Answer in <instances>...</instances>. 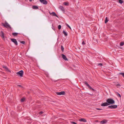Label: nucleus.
<instances>
[{
    "label": "nucleus",
    "mask_w": 124,
    "mask_h": 124,
    "mask_svg": "<svg viewBox=\"0 0 124 124\" xmlns=\"http://www.w3.org/2000/svg\"><path fill=\"white\" fill-rule=\"evenodd\" d=\"M107 102L109 104H114L115 103V101L111 98H109L107 99Z\"/></svg>",
    "instance_id": "1"
},
{
    "label": "nucleus",
    "mask_w": 124,
    "mask_h": 124,
    "mask_svg": "<svg viewBox=\"0 0 124 124\" xmlns=\"http://www.w3.org/2000/svg\"><path fill=\"white\" fill-rule=\"evenodd\" d=\"M2 25L4 26V27L6 28H9L10 29L11 28V27L10 25L6 21H5V23H2Z\"/></svg>",
    "instance_id": "2"
},
{
    "label": "nucleus",
    "mask_w": 124,
    "mask_h": 124,
    "mask_svg": "<svg viewBox=\"0 0 124 124\" xmlns=\"http://www.w3.org/2000/svg\"><path fill=\"white\" fill-rule=\"evenodd\" d=\"M23 72L22 70H20L18 72H17L16 74L17 75H19L21 77H22L23 76Z\"/></svg>",
    "instance_id": "3"
},
{
    "label": "nucleus",
    "mask_w": 124,
    "mask_h": 124,
    "mask_svg": "<svg viewBox=\"0 0 124 124\" xmlns=\"http://www.w3.org/2000/svg\"><path fill=\"white\" fill-rule=\"evenodd\" d=\"M56 94L58 95H64L65 94V92L64 91H62L60 92H57Z\"/></svg>",
    "instance_id": "4"
},
{
    "label": "nucleus",
    "mask_w": 124,
    "mask_h": 124,
    "mask_svg": "<svg viewBox=\"0 0 124 124\" xmlns=\"http://www.w3.org/2000/svg\"><path fill=\"white\" fill-rule=\"evenodd\" d=\"M39 1L44 4L46 5L47 3V1L46 0H39Z\"/></svg>",
    "instance_id": "5"
},
{
    "label": "nucleus",
    "mask_w": 124,
    "mask_h": 124,
    "mask_svg": "<svg viewBox=\"0 0 124 124\" xmlns=\"http://www.w3.org/2000/svg\"><path fill=\"white\" fill-rule=\"evenodd\" d=\"M11 41L14 42L15 44L16 45H18V43L17 42V41H16V39H11Z\"/></svg>",
    "instance_id": "6"
},
{
    "label": "nucleus",
    "mask_w": 124,
    "mask_h": 124,
    "mask_svg": "<svg viewBox=\"0 0 124 124\" xmlns=\"http://www.w3.org/2000/svg\"><path fill=\"white\" fill-rule=\"evenodd\" d=\"M117 107V106L116 105H111L109 106L108 107V108H110L111 109L116 108Z\"/></svg>",
    "instance_id": "7"
},
{
    "label": "nucleus",
    "mask_w": 124,
    "mask_h": 124,
    "mask_svg": "<svg viewBox=\"0 0 124 124\" xmlns=\"http://www.w3.org/2000/svg\"><path fill=\"white\" fill-rule=\"evenodd\" d=\"M59 8L63 13L65 12V9L62 6H60L59 7Z\"/></svg>",
    "instance_id": "8"
},
{
    "label": "nucleus",
    "mask_w": 124,
    "mask_h": 124,
    "mask_svg": "<svg viewBox=\"0 0 124 124\" xmlns=\"http://www.w3.org/2000/svg\"><path fill=\"white\" fill-rule=\"evenodd\" d=\"M109 105V104L107 102H104L101 104V106H105Z\"/></svg>",
    "instance_id": "9"
},
{
    "label": "nucleus",
    "mask_w": 124,
    "mask_h": 124,
    "mask_svg": "<svg viewBox=\"0 0 124 124\" xmlns=\"http://www.w3.org/2000/svg\"><path fill=\"white\" fill-rule=\"evenodd\" d=\"M0 35L3 38H4V35L3 32L2 31L0 32Z\"/></svg>",
    "instance_id": "10"
},
{
    "label": "nucleus",
    "mask_w": 124,
    "mask_h": 124,
    "mask_svg": "<svg viewBox=\"0 0 124 124\" xmlns=\"http://www.w3.org/2000/svg\"><path fill=\"white\" fill-rule=\"evenodd\" d=\"M79 121L80 122H86V120L84 118H81L79 119Z\"/></svg>",
    "instance_id": "11"
},
{
    "label": "nucleus",
    "mask_w": 124,
    "mask_h": 124,
    "mask_svg": "<svg viewBox=\"0 0 124 124\" xmlns=\"http://www.w3.org/2000/svg\"><path fill=\"white\" fill-rule=\"evenodd\" d=\"M62 58L65 61H67L68 60V59L67 58V57L66 56L63 54H62Z\"/></svg>",
    "instance_id": "12"
},
{
    "label": "nucleus",
    "mask_w": 124,
    "mask_h": 124,
    "mask_svg": "<svg viewBox=\"0 0 124 124\" xmlns=\"http://www.w3.org/2000/svg\"><path fill=\"white\" fill-rule=\"evenodd\" d=\"M3 68H4L6 71H9V70L8 68L6 66H3Z\"/></svg>",
    "instance_id": "13"
},
{
    "label": "nucleus",
    "mask_w": 124,
    "mask_h": 124,
    "mask_svg": "<svg viewBox=\"0 0 124 124\" xmlns=\"http://www.w3.org/2000/svg\"><path fill=\"white\" fill-rule=\"evenodd\" d=\"M32 8L34 9H38V6H35V5H34L32 7Z\"/></svg>",
    "instance_id": "14"
},
{
    "label": "nucleus",
    "mask_w": 124,
    "mask_h": 124,
    "mask_svg": "<svg viewBox=\"0 0 124 124\" xmlns=\"http://www.w3.org/2000/svg\"><path fill=\"white\" fill-rule=\"evenodd\" d=\"M115 93H116V95L117 96L120 98H121V95L120 94H119L118 92H115Z\"/></svg>",
    "instance_id": "15"
},
{
    "label": "nucleus",
    "mask_w": 124,
    "mask_h": 124,
    "mask_svg": "<svg viewBox=\"0 0 124 124\" xmlns=\"http://www.w3.org/2000/svg\"><path fill=\"white\" fill-rule=\"evenodd\" d=\"M51 15H52L53 16H55L57 17H58V16H57V15L54 12H53L52 13Z\"/></svg>",
    "instance_id": "16"
},
{
    "label": "nucleus",
    "mask_w": 124,
    "mask_h": 124,
    "mask_svg": "<svg viewBox=\"0 0 124 124\" xmlns=\"http://www.w3.org/2000/svg\"><path fill=\"white\" fill-rule=\"evenodd\" d=\"M18 34H20L16 32H14L12 33V35L13 36H16L18 35Z\"/></svg>",
    "instance_id": "17"
},
{
    "label": "nucleus",
    "mask_w": 124,
    "mask_h": 124,
    "mask_svg": "<svg viewBox=\"0 0 124 124\" xmlns=\"http://www.w3.org/2000/svg\"><path fill=\"white\" fill-rule=\"evenodd\" d=\"M107 122V120H104L101 121V123L102 124H103L104 123H106Z\"/></svg>",
    "instance_id": "18"
},
{
    "label": "nucleus",
    "mask_w": 124,
    "mask_h": 124,
    "mask_svg": "<svg viewBox=\"0 0 124 124\" xmlns=\"http://www.w3.org/2000/svg\"><path fill=\"white\" fill-rule=\"evenodd\" d=\"M62 32L65 36H67L68 34L64 30Z\"/></svg>",
    "instance_id": "19"
},
{
    "label": "nucleus",
    "mask_w": 124,
    "mask_h": 124,
    "mask_svg": "<svg viewBox=\"0 0 124 124\" xmlns=\"http://www.w3.org/2000/svg\"><path fill=\"white\" fill-rule=\"evenodd\" d=\"M85 84L88 87H89L90 86L87 83V82L86 81H85L84 82Z\"/></svg>",
    "instance_id": "20"
},
{
    "label": "nucleus",
    "mask_w": 124,
    "mask_h": 124,
    "mask_svg": "<svg viewBox=\"0 0 124 124\" xmlns=\"http://www.w3.org/2000/svg\"><path fill=\"white\" fill-rule=\"evenodd\" d=\"M61 49L62 52H63L64 50V48L63 46L62 45L61 46Z\"/></svg>",
    "instance_id": "21"
},
{
    "label": "nucleus",
    "mask_w": 124,
    "mask_h": 124,
    "mask_svg": "<svg viewBox=\"0 0 124 124\" xmlns=\"http://www.w3.org/2000/svg\"><path fill=\"white\" fill-rule=\"evenodd\" d=\"M63 4L65 6H68L69 5V3L67 2H65L63 3Z\"/></svg>",
    "instance_id": "22"
},
{
    "label": "nucleus",
    "mask_w": 124,
    "mask_h": 124,
    "mask_svg": "<svg viewBox=\"0 0 124 124\" xmlns=\"http://www.w3.org/2000/svg\"><path fill=\"white\" fill-rule=\"evenodd\" d=\"M119 2L120 4H122L123 2V0H119Z\"/></svg>",
    "instance_id": "23"
},
{
    "label": "nucleus",
    "mask_w": 124,
    "mask_h": 124,
    "mask_svg": "<svg viewBox=\"0 0 124 124\" xmlns=\"http://www.w3.org/2000/svg\"><path fill=\"white\" fill-rule=\"evenodd\" d=\"M124 45V42H122L120 43V45L121 46H122Z\"/></svg>",
    "instance_id": "24"
},
{
    "label": "nucleus",
    "mask_w": 124,
    "mask_h": 124,
    "mask_svg": "<svg viewBox=\"0 0 124 124\" xmlns=\"http://www.w3.org/2000/svg\"><path fill=\"white\" fill-rule=\"evenodd\" d=\"M25 99L24 98H23L21 100V102H23L24 101Z\"/></svg>",
    "instance_id": "25"
},
{
    "label": "nucleus",
    "mask_w": 124,
    "mask_h": 124,
    "mask_svg": "<svg viewBox=\"0 0 124 124\" xmlns=\"http://www.w3.org/2000/svg\"><path fill=\"white\" fill-rule=\"evenodd\" d=\"M119 74L121 75L124 78V73H120Z\"/></svg>",
    "instance_id": "26"
},
{
    "label": "nucleus",
    "mask_w": 124,
    "mask_h": 124,
    "mask_svg": "<svg viewBox=\"0 0 124 124\" xmlns=\"http://www.w3.org/2000/svg\"><path fill=\"white\" fill-rule=\"evenodd\" d=\"M108 20L107 19V17H106L105 19V23H106L108 22Z\"/></svg>",
    "instance_id": "27"
},
{
    "label": "nucleus",
    "mask_w": 124,
    "mask_h": 124,
    "mask_svg": "<svg viewBox=\"0 0 124 124\" xmlns=\"http://www.w3.org/2000/svg\"><path fill=\"white\" fill-rule=\"evenodd\" d=\"M102 63H99L97 64V65L98 66H102Z\"/></svg>",
    "instance_id": "28"
},
{
    "label": "nucleus",
    "mask_w": 124,
    "mask_h": 124,
    "mask_svg": "<svg viewBox=\"0 0 124 124\" xmlns=\"http://www.w3.org/2000/svg\"><path fill=\"white\" fill-rule=\"evenodd\" d=\"M61 27V25H59L58 26V28L59 29H60Z\"/></svg>",
    "instance_id": "29"
},
{
    "label": "nucleus",
    "mask_w": 124,
    "mask_h": 124,
    "mask_svg": "<svg viewBox=\"0 0 124 124\" xmlns=\"http://www.w3.org/2000/svg\"><path fill=\"white\" fill-rule=\"evenodd\" d=\"M89 88L90 89L93 90V91H94V89L92 88L90 86L89 87Z\"/></svg>",
    "instance_id": "30"
},
{
    "label": "nucleus",
    "mask_w": 124,
    "mask_h": 124,
    "mask_svg": "<svg viewBox=\"0 0 124 124\" xmlns=\"http://www.w3.org/2000/svg\"><path fill=\"white\" fill-rule=\"evenodd\" d=\"M21 43L23 44H24L25 43V42L24 41H22L21 42Z\"/></svg>",
    "instance_id": "31"
},
{
    "label": "nucleus",
    "mask_w": 124,
    "mask_h": 124,
    "mask_svg": "<svg viewBox=\"0 0 124 124\" xmlns=\"http://www.w3.org/2000/svg\"><path fill=\"white\" fill-rule=\"evenodd\" d=\"M85 44V42L84 41H83L82 43V44L83 45H84Z\"/></svg>",
    "instance_id": "32"
},
{
    "label": "nucleus",
    "mask_w": 124,
    "mask_h": 124,
    "mask_svg": "<svg viewBox=\"0 0 124 124\" xmlns=\"http://www.w3.org/2000/svg\"><path fill=\"white\" fill-rule=\"evenodd\" d=\"M71 123L72 124H77L76 123L73 122H71Z\"/></svg>",
    "instance_id": "33"
},
{
    "label": "nucleus",
    "mask_w": 124,
    "mask_h": 124,
    "mask_svg": "<svg viewBox=\"0 0 124 124\" xmlns=\"http://www.w3.org/2000/svg\"><path fill=\"white\" fill-rule=\"evenodd\" d=\"M67 26L69 27V28H70V29H71V28L70 27V26L68 24H67Z\"/></svg>",
    "instance_id": "34"
},
{
    "label": "nucleus",
    "mask_w": 124,
    "mask_h": 124,
    "mask_svg": "<svg viewBox=\"0 0 124 124\" xmlns=\"http://www.w3.org/2000/svg\"><path fill=\"white\" fill-rule=\"evenodd\" d=\"M43 113V112L42 111H41L39 112V114L40 115L42 114Z\"/></svg>",
    "instance_id": "35"
},
{
    "label": "nucleus",
    "mask_w": 124,
    "mask_h": 124,
    "mask_svg": "<svg viewBox=\"0 0 124 124\" xmlns=\"http://www.w3.org/2000/svg\"><path fill=\"white\" fill-rule=\"evenodd\" d=\"M96 109H97V110H102V109L100 108H96Z\"/></svg>",
    "instance_id": "36"
},
{
    "label": "nucleus",
    "mask_w": 124,
    "mask_h": 124,
    "mask_svg": "<svg viewBox=\"0 0 124 124\" xmlns=\"http://www.w3.org/2000/svg\"><path fill=\"white\" fill-rule=\"evenodd\" d=\"M116 85L117 86H119V87H120L121 86V85L119 84H117Z\"/></svg>",
    "instance_id": "37"
},
{
    "label": "nucleus",
    "mask_w": 124,
    "mask_h": 124,
    "mask_svg": "<svg viewBox=\"0 0 124 124\" xmlns=\"http://www.w3.org/2000/svg\"><path fill=\"white\" fill-rule=\"evenodd\" d=\"M17 86H19L20 87H22V86L21 85H17Z\"/></svg>",
    "instance_id": "38"
},
{
    "label": "nucleus",
    "mask_w": 124,
    "mask_h": 124,
    "mask_svg": "<svg viewBox=\"0 0 124 124\" xmlns=\"http://www.w3.org/2000/svg\"><path fill=\"white\" fill-rule=\"evenodd\" d=\"M49 12V13H50V15H51V13H50V12Z\"/></svg>",
    "instance_id": "39"
},
{
    "label": "nucleus",
    "mask_w": 124,
    "mask_h": 124,
    "mask_svg": "<svg viewBox=\"0 0 124 124\" xmlns=\"http://www.w3.org/2000/svg\"><path fill=\"white\" fill-rule=\"evenodd\" d=\"M32 0H29V1L30 2H31L32 1Z\"/></svg>",
    "instance_id": "40"
}]
</instances>
